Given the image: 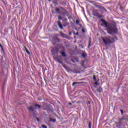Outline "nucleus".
Returning <instances> with one entry per match:
<instances>
[{
  "label": "nucleus",
  "mask_w": 128,
  "mask_h": 128,
  "mask_svg": "<svg viewBox=\"0 0 128 128\" xmlns=\"http://www.w3.org/2000/svg\"><path fill=\"white\" fill-rule=\"evenodd\" d=\"M82 58H85L86 56V54L84 53H82Z\"/></svg>",
  "instance_id": "obj_20"
},
{
  "label": "nucleus",
  "mask_w": 128,
  "mask_h": 128,
  "mask_svg": "<svg viewBox=\"0 0 128 128\" xmlns=\"http://www.w3.org/2000/svg\"><path fill=\"white\" fill-rule=\"evenodd\" d=\"M68 104H70V106H72V102H69Z\"/></svg>",
  "instance_id": "obj_33"
},
{
  "label": "nucleus",
  "mask_w": 128,
  "mask_h": 128,
  "mask_svg": "<svg viewBox=\"0 0 128 128\" xmlns=\"http://www.w3.org/2000/svg\"><path fill=\"white\" fill-rule=\"evenodd\" d=\"M50 122H56V120L54 118H50Z\"/></svg>",
  "instance_id": "obj_17"
},
{
  "label": "nucleus",
  "mask_w": 128,
  "mask_h": 128,
  "mask_svg": "<svg viewBox=\"0 0 128 128\" xmlns=\"http://www.w3.org/2000/svg\"><path fill=\"white\" fill-rule=\"evenodd\" d=\"M36 118L38 122H40V119L36 117Z\"/></svg>",
  "instance_id": "obj_29"
},
{
  "label": "nucleus",
  "mask_w": 128,
  "mask_h": 128,
  "mask_svg": "<svg viewBox=\"0 0 128 128\" xmlns=\"http://www.w3.org/2000/svg\"><path fill=\"white\" fill-rule=\"evenodd\" d=\"M62 15L64 16H68V12L65 10L64 12H62Z\"/></svg>",
  "instance_id": "obj_9"
},
{
  "label": "nucleus",
  "mask_w": 128,
  "mask_h": 128,
  "mask_svg": "<svg viewBox=\"0 0 128 128\" xmlns=\"http://www.w3.org/2000/svg\"><path fill=\"white\" fill-rule=\"evenodd\" d=\"M120 120H126L124 118H121Z\"/></svg>",
  "instance_id": "obj_28"
},
{
  "label": "nucleus",
  "mask_w": 128,
  "mask_h": 128,
  "mask_svg": "<svg viewBox=\"0 0 128 128\" xmlns=\"http://www.w3.org/2000/svg\"><path fill=\"white\" fill-rule=\"evenodd\" d=\"M92 44V38H89L88 46V48H90V44Z\"/></svg>",
  "instance_id": "obj_14"
},
{
  "label": "nucleus",
  "mask_w": 128,
  "mask_h": 128,
  "mask_svg": "<svg viewBox=\"0 0 128 128\" xmlns=\"http://www.w3.org/2000/svg\"><path fill=\"white\" fill-rule=\"evenodd\" d=\"M101 26H104V24H101Z\"/></svg>",
  "instance_id": "obj_42"
},
{
  "label": "nucleus",
  "mask_w": 128,
  "mask_h": 128,
  "mask_svg": "<svg viewBox=\"0 0 128 128\" xmlns=\"http://www.w3.org/2000/svg\"><path fill=\"white\" fill-rule=\"evenodd\" d=\"M28 110H30L31 112H34V109L32 106H30V108H28Z\"/></svg>",
  "instance_id": "obj_15"
},
{
  "label": "nucleus",
  "mask_w": 128,
  "mask_h": 128,
  "mask_svg": "<svg viewBox=\"0 0 128 128\" xmlns=\"http://www.w3.org/2000/svg\"><path fill=\"white\" fill-rule=\"evenodd\" d=\"M54 4H56L57 3L55 2H54Z\"/></svg>",
  "instance_id": "obj_41"
},
{
  "label": "nucleus",
  "mask_w": 128,
  "mask_h": 128,
  "mask_svg": "<svg viewBox=\"0 0 128 128\" xmlns=\"http://www.w3.org/2000/svg\"><path fill=\"white\" fill-rule=\"evenodd\" d=\"M58 20H62V17H60V16H58Z\"/></svg>",
  "instance_id": "obj_25"
},
{
  "label": "nucleus",
  "mask_w": 128,
  "mask_h": 128,
  "mask_svg": "<svg viewBox=\"0 0 128 128\" xmlns=\"http://www.w3.org/2000/svg\"><path fill=\"white\" fill-rule=\"evenodd\" d=\"M0 48H2V50L4 52V48L2 47H2H0Z\"/></svg>",
  "instance_id": "obj_34"
},
{
  "label": "nucleus",
  "mask_w": 128,
  "mask_h": 128,
  "mask_svg": "<svg viewBox=\"0 0 128 128\" xmlns=\"http://www.w3.org/2000/svg\"><path fill=\"white\" fill-rule=\"evenodd\" d=\"M92 14L93 16H97V18H102V16L100 14V13L98 12V10H93Z\"/></svg>",
  "instance_id": "obj_4"
},
{
  "label": "nucleus",
  "mask_w": 128,
  "mask_h": 128,
  "mask_svg": "<svg viewBox=\"0 0 128 128\" xmlns=\"http://www.w3.org/2000/svg\"><path fill=\"white\" fill-rule=\"evenodd\" d=\"M93 79L94 80V82H96V75L93 76Z\"/></svg>",
  "instance_id": "obj_19"
},
{
  "label": "nucleus",
  "mask_w": 128,
  "mask_h": 128,
  "mask_svg": "<svg viewBox=\"0 0 128 128\" xmlns=\"http://www.w3.org/2000/svg\"><path fill=\"white\" fill-rule=\"evenodd\" d=\"M116 40H118L116 36L112 37L110 36H108L102 38V42L106 46L114 44L116 42Z\"/></svg>",
  "instance_id": "obj_2"
},
{
  "label": "nucleus",
  "mask_w": 128,
  "mask_h": 128,
  "mask_svg": "<svg viewBox=\"0 0 128 128\" xmlns=\"http://www.w3.org/2000/svg\"><path fill=\"white\" fill-rule=\"evenodd\" d=\"M24 48L25 49V50L26 52L28 54H30V51H28V50L26 48V46H24Z\"/></svg>",
  "instance_id": "obj_12"
},
{
  "label": "nucleus",
  "mask_w": 128,
  "mask_h": 128,
  "mask_svg": "<svg viewBox=\"0 0 128 128\" xmlns=\"http://www.w3.org/2000/svg\"><path fill=\"white\" fill-rule=\"evenodd\" d=\"M0 48H2V44H0Z\"/></svg>",
  "instance_id": "obj_38"
},
{
  "label": "nucleus",
  "mask_w": 128,
  "mask_h": 128,
  "mask_svg": "<svg viewBox=\"0 0 128 128\" xmlns=\"http://www.w3.org/2000/svg\"><path fill=\"white\" fill-rule=\"evenodd\" d=\"M80 21L78 20H76V24H78L80 26H82V24H80Z\"/></svg>",
  "instance_id": "obj_13"
},
{
  "label": "nucleus",
  "mask_w": 128,
  "mask_h": 128,
  "mask_svg": "<svg viewBox=\"0 0 128 128\" xmlns=\"http://www.w3.org/2000/svg\"><path fill=\"white\" fill-rule=\"evenodd\" d=\"M76 36H78V32H77L76 34Z\"/></svg>",
  "instance_id": "obj_35"
},
{
  "label": "nucleus",
  "mask_w": 128,
  "mask_h": 128,
  "mask_svg": "<svg viewBox=\"0 0 128 128\" xmlns=\"http://www.w3.org/2000/svg\"><path fill=\"white\" fill-rule=\"evenodd\" d=\"M72 32H69V36H72Z\"/></svg>",
  "instance_id": "obj_32"
},
{
  "label": "nucleus",
  "mask_w": 128,
  "mask_h": 128,
  "mask_svg": "<svg viewBox=\"0 0 128 128\" xmlns=\"http://www.w3.org/2000/svg\"><path fill=\"white\" fill-rule=\"evenodd\" d=\"M56 40H58V42H60V38H56Z\"/></svg>",
  "instance_id": "obj_30"
},
{
  "label": "nucleus",
  "mask_w": 128,
  "mask_h": 128,
  "mask_svg": "<svg viewBox=\"0 0 128 128\" xmlns=\"http://www.w3.org/2000/svg\"><path fill=\"white\" fill-rule=\"evenodd\" d=\"M56 62H59V64H60L62 65L64 64V62H62V61L60 60V58H56Z\"/></svg>",
  "instance_id": "obj_8"
},
{
  "label": "nucleus",
  "mask_w": 128,
  "mask_h": 128,
  "mask_svg": "<svg viewBox=\"0 0 128 128\" xmlns=\"http://www.w3.org/2000/svg\"><path fill=\"white\" fill-rule=\"evenodd\" d=\"M34 106H36V110H38V108L40 109V108H42V106L38 104H35Z\"/></svg>",
  "instance_id": "obj_10"
},
{
  "label": "nucleus",
  "mask_w": 128,
  "mask_h": 128,
  "mask_svg": "<svg viewBox=\"0 0 128 128\" xmlns=\"http://www.w3.org/2000/svg\"><path fill=\"white\" fill-rule=\"evenodd\" d=\"M58 25L61 30H62L64 28V27L62 26V24L60 21L58 22Z\"/></svg>",
  "instance_id": "obj_5"
},
{
  "label": "nucleus",
  "mask_w": 128,
  "mask_h": 128,
  "mask_svg": "<svg viewBox=\"0 0 128 128\" xmlns=\"http://www.w3.org/2000/svg\"><path fill=\"white\" fill-rule=\"evenodd\" d=\"M94 6L97 8H100V10H104V12H106V8L104 7H102V6H100V3L98 2H94L93 4Z\"/></svg>",
  "instance_id": "obj_3"
},
{
  "label": "nucleus",
  "mask_w": 128,
  "mask_h": 128,
  "mask_svg": "<svg viewBox=\"0 0 128 128\" xmlns=\"http://www.w3.org/2000/svg\"><path fill=\"white\" fill-rule=\"evenodd\" d=\"M120 112L122 114H124V110H120Z\"/></svg>",
  "instance_id": "obj_27"
},
{
  "label": "nucleus",
  "mask_w": 128,
  "mask_h": 128,
  "mask_svg": "<svg viewBox=\"0 0 128 128\" xmlns=\"http://www.w3.org/2000/svg\"><path fill=\"white\" fill-rule=\"evenodd\" d=\"M48 2H50V0H48Z\"/></svg>",
  "instance_id": "obj_40"
},
{
  "label": "nucleus",
  "mask_w": 128,
  "mask_h": 128,
  "mask_svg": "<svg viewBox=\"0 0 128 128\" xmlns=\"http://www.w3.org/2000/svg\"><path fill=\"white\" fill-rule=\"evenodd\" d=\"M58 50H56V54H58Z\"/></svg>",
  "instance_id": "obj_39"
},
{
  "label": "nucleus",
  "mask_w": 128,
  "mask_h": 128,
  "mask_svg": "<svg viewBox=\"0 0 128 128\" xmlns=\"http://www.w3.org/2000/svg\"><path fill=\"white\" fill-rule=\"evenodd\" d=\"M62 66H63V68H66V66L63 63V64H62Z\"/></svg>",
  "instance_id": "obj_22"
},
{
  "label": "nucleus",
  "mask_w": 128,
  "mask_h": 128,
  "mask_svg": "<svg viewBox=\"0 0 128 128\" xmlns=\"http://www.w3.org/2000/svg\"><path fill=\"white\" fill-rule=\"evenodd\" d=\"M82 84V82H74L72 84V86H76V84Z\"/></svg>",
  "instance_id": "obj_16"
},
{
  "label": "nucleus",
  "mask_w": 128,
  "mask_h": 128,
  "mask_svg": "<svg viewBox=\"0 0 128 128\" xmlns=\"http://www.w3.org/2000/svg\"><path fill=\"white\" fill-rule=\"evenodd\" d=\"M24 48L25 49V50L26 52L28 54H30V51H28V50L26 48V46H24Z\"/></svg>",
  "instance_id": "obj_11"
},
{
  "label": "nucleus",
  "mask_w": 128,
  "mask_h": 128,
  "mask_svg": "<svg viewBox=\"0 0 128 128\" xmlns=\"http://www.w3.org/2000/svg\"><path fill=\"white\" fill-rule=\"evenodd\" d=\"M94 84H96V86H98V82L96 81V82H94Z\"/></svg>",
  "instance_id": "obj_31"
},
{
  "label": "nucleus",
  "mask_w": 128,
  "mask_h": 128,
  "mask_svg": "<svg viewBox=\"0 0 128 128\" xmlns=\"http://www.w3.org/2000/svg\"><path fill=\"white\" fill-rule=\"evenodd\" d=\"M100 21L104 24V27L106 28L108 34H118V29L116 27V23L114 21H112L108 24V22L104 19H101Z\"/></svg>",
  "instance_id": "obj_1"
},
{
  "label": "nucleus",
  "mask_w": 128,
  "mask_h": 128,
  "mask_svg": "<svg viewBox=\"0 0 128 128\" xmlns=\"http://www.w3.org/2000/svg\"><path fill=\"white\" fill-rule=\"evenodd\" d=\"M62 8V10H64V8Z\"/></svg>",
  "instance_id": "obj_37"
},
{
  "label": "nucleus",
  "mask_w": 128,
  "mask_h": 128,
  "mask_svg": "<svg viewBox=\"0 0 128 128\" xmlns=\"http://www.w3.org/2000/svg\"><path fill=\"white\" fill-rule=\"evenodd\" d=\"M61 56H64V58H66V52L62 51L60 52Z\"/></svg>",
  "instance_id": "obj_6"
},
{
  "label": "nucleus",
  "mask_w": 128,
  "mask_h": 128,
  "mask_svg": "<svg viewBox=\"0 0 128 128\" xmlns=\"http://www.w3.org/2000/svg\"><path fill=\"white\" fill-rule=\"evenodd\" d=\"M88 126L89 128H92V122H88Z\"/></svg>",
  "instance_id": "obj_18"
},
{
  "label": "nucleus",
  "mask_w": 128,
  "mask_h": 128,
  "mask_svg": "<svg viewBox=\"0 0 128 128\" xmlns=\"http://www.w3.org/2000/svg\"><path fill=\"white\" fill-rule=\"evenodd\" d=\"M58 58H61V60H62V56H58Z\"/></svg>",
  "instance_id": "obj_36"
},
{
  "label": "nucleus",
  "mask_w": 128,
  "mask_h": 128,
  "mask_svg": "<svg viewBox=\"0 0 128 128\" xmlns=\"http://www.w3.org/2000/svg\"><path fill=\"white\" fill-rule=\"evenodd\" d=\"M82 32L84 33V32H86V30H84V28H82Z\"/></svg>",
  "instance_id": "obj_26"
},
{
  "label": "nucleus",
  "mask_w": 128,
  "mask_h": 128,
  "mask_svg": "<svg viewBox=\"0 0 128 128\" xmlns=\"http://www.w3.org/2000/svg\"><path fill=\"white\" fill-rule=\"evenodd\" d=\"M42 126L43 128H48V126H46V125H44V124H42Z\"/></svg>",
  "instance_id": "obj_23"
},
{
  "label": "nucleus",
  "mask_w": 128,
  "mask_h": 128,
  "mask_svg": "<svg viewBox=\"0 0 128 128\" xmlns=\"http://www.w3.org/2000/svg\"><path fill=\"white\" fill-rule=\"evenodd\" d=\"M56 11L57 12H60V9L58 8H56Z\"/></svg>",
  "instance_id": "obj_24"
},
{
  "label": "nucleus",
  "mask_w": 128,
  "mask_h": 128,
  "mask_svg": "<svg viewBox=\"0 0 128 128\" xmlns=\"http://www.w3.org/2000/svg\"><path fill=\"white\" fill-rule=\"evenodd\" d=\"M62 38H66V35L64 34H62Z\"/></svg>",
  "instance_id": "obj_21"
},
{
  "label": "nucleus",
  "mask_w": 128,
  "mask_h": 128,
  "mask_svg": "<svg viewBox=\"0 0 128 128\" xmlns=\"http://www.w3.org/2000/svg\"><path fill=\"white\" fill-rule=\"evenodd\" d=\"M96 90L98 92H102V87H100L96 89Z\"/></svg>",
  "instance_id": "obj_7"
}]
</instances>
